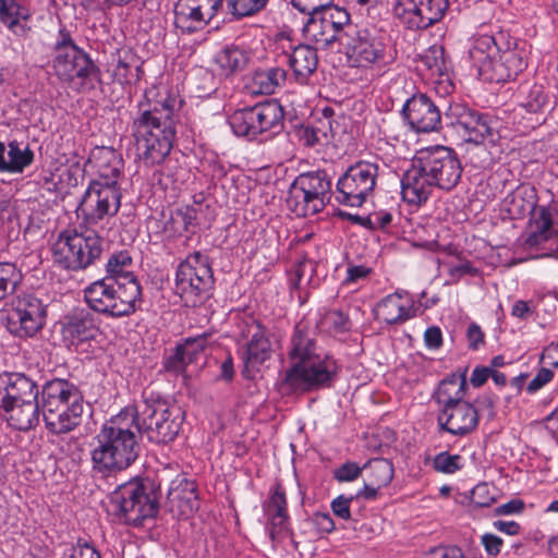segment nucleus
I'll return each mask as SVG.
<instances>
[{
  "instance_id": "f257e3e1",
  "label": "nucleus",
  "mask_w": 558,
  "mask_h": 558,
  "mask_svg": "<svg viewBox=\"0 0 558 558\" xmlns=\"http://www.w3.org/2000/svg\"><path fill=\"white\" fill-rule=\"evenodd\" d=\"M132 129L138 158L148 167L161 163L169 155L175 136L173 116L179 100L166 88L145 92Z\"/></svg>"
},
{
  "instance_id": "f03ea898",
  "label": "nucleus",
  "mask_w": 558,
  "mask_h": 558,
  "mask_svg": "<svg viewBox=\"0 0 558 558\" xmlns=\"http://www.w3.org/2000/svg\"><path fill=\"white\" fill-rule=\"evenodd\" d=\"M134 420L131 410L124 409L102 425L90 452L94 471L108 475L128 469L137 459Z\"/></svg>"
},
{
  "instance_id": "7ed1b4c3",
  "label": "nucleus",
  "mask_w": 558,
  "mask_h": 558,
  "mask_svg": "<svg viewBox=\"0 0 558 558\" xmlns=\"http://www.w3.org/2000/svg\"><path fill=\"white\" fill-rule=\"evenodd\" d=\"M289 356L292 366L286 372L281 387L286 392L308 391L327 386L336 374L332 360L320 359L316 344L305 326H295Z\"/></svg>"
},
{
  "instance_id": "20e7f679",
  "label": "nucleus",
  "mask_w": 558,
  "mask_h": 558,
  "mask_svg": "<svg viewBox=\"0 0 558 558\" xmlns=\"http://www.w3.org/2000/svg\"><path fill=\"white\" fill-rule=\"evenodd\" d=\"M478 75L489 82H507L517 77L526 68V51L515 39L506 40L492 35L476 37L469 51Z\"/></svg>"
},
{
  "instance_id": "39448f33",
  "label": "nucleus",
  "mask_w": 558,
  "mask_h": 558,
  "mask_svg": "<svg viewBox=\"0 0 558 558\" xmlns=\"http://www.w3.org/2000/svg\"><path fill=\"white\" fill-rule=\"evenodd\" d=\"M51 66L58 80L77 93L93 88V80L99 76V69L90 57L63 31L54 45Z\"/></svg>"
},
{
  "instance_id": "423d86ee",
  "label": "nucleus",
  "mask_w": 558,
  "mask_h": 558,
  "mask_svg": "<svg viewBox=\"0 0 558 558\" xmlns=\"http://www.w3.org/2000/svg\"><path fill=\"white\" fill-rule=\"evenodd\" d=\"M158 509V497L154 488L140 481L119 486L111 495L108 506V511L120 522L133 526L154 519Z\"/></svg>"
},
{
  "instance_id": "0eeeda50",
  "label": "nucleus",
  "mask_w": 558,
  "mask_h": 558,
  "mask_svg": "<svg viewBox=\"0 0 558 558\" xmlns=\"http://www.w3.org/2000/svg\"><path fill=\"white\" fill-rule=\"evenodd\" d=\"M84 299L93 311L119 318L133 314L142 302V289L121 287L112 278L94 281L84 289Z\"/></svg>"
},
{
  "instance_id": "6e6552de",
  "label": "nucleus",
  "mask_w": 558,
  "mask_h": 558,
  "mask_svg": "<svg viewBox=\"0 0 558 558\" xmlns=\"http://www.w3.org/2000/svg\"><path fill=\"white\" fill-rule=\"evenodd\" d=\"M134 416V429L151 442L169 444L178 436L182 425V413L178 407L165 402L144 400L134 408H128Z\"/></svg>"
},
{
  "instance_id": "1a4fd4ad",
  "label": "nucleus",
  "mask_w": 558,
  "mask_h": 558,
  "mask_svg": "<svg viewBox=\"0 0 558 558\" xmlns=\"http://www.w3.org/2000/svg\"><path fill=\"white\" fill-rule=\"evenodd\" d=\"M331 185V179L326 171L302 173L289 189L287 205L299 217L315 215L329 201Z\"/></svg>"
},
{
  "instance_id": "9d476101",
  "label": "nucleus",
  "mask_w": 558,
  "mask_h": 558,
  "mask_svg": "<svg viewBox=\"0 0 558 558\" xmlns=\"http://www.w3.org/2000/svg\"><path fill=\"white\" fill-rule=\"evenodd\" d=\"M214 286L208 257L199 252L189 255L175 274V291L187 306H197L209 295Z\"/></svg>"
},
{
  "instance_id": "9b49d317",
  "label": "nucleus",
  "mask_w": 558,
  "mask_h": 558,
  "mask_svg": "<svg viewBox=\"0 0 558 558\" xmlns=\"http://www.w3.org/2000/svg\"><path fill=\"white\" fill-rule=\"evenodd\" d=\"M102 252L104 241L93 231L61 233L53 246L54 260L69 270L87 268Z\"/></svg>"
},
{
  "instance_id": "f8f14e48",
  "label": "nucleus",
  "mask_w": 558,
  "mask_h": 558,
  "mask_svg": "<svg viewBox=\"0 0 558 558\" xmlns=\"http://www.w3.org/2000/svg\"><path fill=\"white\" fill-rule=\"evenodd\" d=\"M378 172L377 162L356 161L338 179L336 199L345 206L361 207L373 196Z\"/></svg>"
},
{
  "instance_id": "ddd939ff",
  "label": "nucleus",
  "mask_w": 558,
  "mask_h": 558,
  "mask_svg": "<svg viewBox=\"0 0 558 558\" xmlns=\"http://www.w3.org/2000/svg\"><path fill=\"white\" fill-rule=\"evenodd\" d=\"M283 110L276 100H268L253 107L235 110L229 117V124L238 136L255 138L257 135L282 126Z\"/></svg>"
},
{
  "instance_id": "4468645a",
  "label": "nucleus",
  "mask_w": 558,
  "mask_h": 558,
  "mask_svg": "<svg viewBox=\"0 0 558 558\" xmlns=\"http://www.w3.org/2000/svg\"><path fill=\"white\" fill-rule=\"evenodd\" d=\"M344 47L348 61L354 68L381 69L392 60L383 39L367 28H357L352 32Z\"/></svg>"
},
{
  "instance_id": "2eb2a0df",
  "label": "nucleus",
  "mask_w": 558,
  "mask_h": 558,
  "mask_svg": "<svg viewBox=\"0 0 558 558\" xmlns=\"http://www.w3.org/2000/svg\"><path fill=\"white\" fill-rule=\"evenodd\" d=\"M46 306L34 294L16 296L7 311L5 327L14 336L28 338L45 325Z\"/></svg>"
},
{
  "instance_id": "dca6fc26",
  "label": "nucleus",
  "mask_w": 558,
  "mask_h": 558,
  "mask_svg": "<svg viewBox=\"0 0 558 558\" xmlns=\"http://www.w3.org/2000/svg\"><path fill=\"white\" fill-rule=\"evenodd\" d=\"M417 155L437 187L450 191L459 183L462 166L453 149L437 145L421 149Z\"/></svg>"
},
{
  "instance_id": "f3484780",
  "label": "nucleus",
  "mask_w": 558,
  "mask_h": 558,
  "mask_svg": "<svg viewBox=\"0 0 558 558\" xmlns=\"http://www.w3.org/2000/svg\"><path fill=\"white\" fill-rule=\"evenodd\" d=\"M121 206V192L119 185L110 183L90 182L85 191L77 211L88 225H97L106 217H113Z\"/></svg>"
},
{
  "instance_id": "a211bd4d",
  "label": "nucleus",
  "mask_w": 558,
  "mask_h": 558,
  "mask_svg": "<svg viewBox=\"0 0 558 558\" xmlns=\"http://www.w3.org/2000/svg\"><path fill=\"white\" fill-rule=\"evenodd\" d=\"M448 8V0H400L396 12L412 29H426L439 22Z\"/></svg>"
},
{
  "instance_id": "6ab92c4d",
  "label": "nucleus",
  "mask_w": 558,
  "mask_h": 558,
  "mask_svg": "<svg viewBox=\"0 0 558 558\" xmlns=\"http://www.w3.org/2000/svg\"><path fill=\"white\" fill-rule=\"evenodd\" d=\"M402 114L412 130L417 133L437 131L441 114L434 101L424 94L412 96L403 106Z\"/></svg>"
},
{
  "instance_id": "aec40b11",
  "label": "nucleus",
  "mask_w": 558,
  "mask_h": 558,
  "mask_svg": "<svg viewBox=\"0 0 558 558\" xmlns=\"http://www.w3.org/2000/svg\"><path fill=\"white\" fill-rule=\"evenodd\" d=\"M167 506L177 517L189 518L199 506L196 484L179 473L169 483Z\"/></svg>"
},
{
  "instance_id": "412c9836",
  "label": "nucleus",
  "mask_w": 558,
  "mask_h": 558,
  "mask_svg": "<svg viewBox=\"0 0 558 558\" xmlns=\"http://www.w3.org/2000/svg\"><path fill=\"white\" fill-rule=\"evenodd\" d=\"M437 420L441 429L454 436H465L477 427L478 413L473 404L464 401L440 409Z\"/></svg>"
},
{
  "instance_id": "4be33fe9",
  "label": "nucleus",
  "mask_w": 558,
  "mask_h": 558,
  "mask_svg": "<svg viewBox=\"0 0 558 558\" xmlns=\"http://www.w3.org/2000/svg\"><path fill=\"white\" fill-rule=\"evenodd\" d=\"M435 186L416 154L411 168L405 171L401 181L403 199L411 205H421L428 199Z\"/></svg>"
},
{
  "instance_id": "5701e85b",
  "label": "nucleus",
  "mask_w": 558,
  "mask_h": 558,
  "mask_svg": "<svg viewBox=\"0 0 558 558\" xmlns=\"http://www.w3.org/2000/svg\"><path fill=\"white\" fill-rule=\"evenodd\" d=\"M41 412L60 410L83 405V396L80 389L65 379L56 378L47 381L41 389L40 398Z\"/></svg>"
},
{
  "instance_id": "b1692460",
  "label": "nucleus",
  "mask_w": 558,
  "mask_h": 558,
  "mask_svg": "<svg viewBox=\"0 0 558 558\" xmlns=\"http://www.w3.org/2000/svg\"><path fill=\"white\" fill-rule=\"evenodd\" d=\"M38 395L36 383L25 374L8 372L0 374V407L37 400Z\"/></svg>"
},
{
  "instance_id": "393cba45",
  "label": "nucleus",
  "mask_w": 558,
  "mask_h": 558,
  "mask_svg": "<svg viewBox=\"0 0 558 558\" xmlns=\"http://www.w3.org/2000/svg\"><path fill=\"white\" fill-rule=\"evenodd\" d=\"M498 121L486 114L469 112L458 122L466 142L475 144H496L500 138Z\"/></svg>"
},
{
  "instance_id": "a878e982",
  "label": "nucleus",
  "mask_w": 558,
  "mask_h": 558,
  "mask_svg": "<svg viewBox=\"0 0 558 558\" xmlns=\"http://www.w3.org/2000/svg\"><path fill=\"white\" fill-rule=\"evenodd\" d=\"M414 301L399 292L384 298L375 308V316L388 325H400L415 316Z\"/></svg>"
},
{
  "instance_id": "bb28decb",
  "label": "nucleus",
  "mask_w": 558,
  "mask_h": 558,
  "mask_svg": "<svg viewBox=\"0 0 558 558\" xmlns=\"http://www.w3.org/2000/svg\"><path fill=\"white\" fill-rule=\"evenodd\" d=\"M252 338L245 345L242 353L244 364L243 374L250 377L252 373L270 357L272 349L269 339L265 335V330L258 324H253L250 327Z\"/></svg>"
},
{
  "instance_id": "cd10ccee",
  "label": "nucleus",
  "mask_w": 558,
  "mask_h": 558,
  "mask_svg": "<svg viewBox=\"0 0 558 558\" xmlns=\"http://www.w3.org/2000/svg\"><path fill=\"white\" fill-rule=\"evenodd\" d=\"M99 329L95 324L93 315L86 310H75L68 316L62 326V336L69 345L94 339Z\"/></svg>"
},
{
  "instance_id": "c85d7f7f",
  "label": "nucleus",
  "mask_w": 558,
  "mask_h": 558,
  "mask_svg": "<svg viewBox=\"0 0 558 558\" xmlns=\"http://www.w3.org/2000/svg\"><path fill=\"white\" fill-rule=\"evenodd\" d=\"M89 162L98 173V179L93 182L118 185V178L123 169V159L117 150L105 146L96 147L90 154Z\"/></svg>"
},
{
  "instance_id": "c756f323",
  "label": "nucleus",
  "mask_w": 558,
  "mask_h": 558,
  "mask_svg": "<svg viewBox=\"0 0 558 558\" xmlns=\"http://www.w3.org/2000/svg\"><path fill=\"white\" fill-rule=\"evenodd\" d=\"M34 161V153L16 141L8 145L0 141V173L17 174Z\"/></svg>"
},
{
  "instance_id": "7c9ffc66",
  "label": "nucleus",
  "mask_w": 558,
  "mask_h": 558,
  "mask_svg": "<svg viewBox=\"0 0 558 558\" xmlns=\"http://www.w3.org/2000/svg\"><path fill=\"white\" fill-rule=\"evenodd\" d=\"M29 9L19 0H0V23L14 35L24 37L31 27L27 25L31 19Z\"/></svg>"
},
{
  "instance_id": "2f4dec72",
  "label": "nucleus",
  "mask_w": 558,
  "mask_h": 558,
  "mask_svg": "<svg viewBox=\"0 0 558 558\" xmlns=\"http://www.w3.org/2000/svg\"><path fill=\"white\" fill-rule=\"evenodd\" d=\"M39 407L37 399L0 408L5 412L7 421L12 427L19 430H28L39 423Z\"/></svg>"
},
{
  "instance_id": "473e14b6",
  "label": "nucleus",
  "mask_w": 558,
  "mask_h": 558,
  "mask_svg": "<svg viewBox=\"0 0 558 558\" xmlns=\"http://www.w3.org/2000/svg\"><path fill=\"white\" fill-rule=\"evenodd\" d=\"M43 413L46 428L56 435L73 430L81 422L83 405H72L60 410H50Z\"/></svg>"
},
{
  "instance_id": "72a5a7b5",
  "label": "nucleus",
  "mask_w": 558,
  "mask_h": 558,
  "mask_svg": "<svg viewBox=\"0 0 558 558\" xmlns=\"http://www.w3.org/2000/svg\"><path fill=\"white\" fill-rule=\"evenodd\" d=\"M289 64L298 82L305 83L316 71L318 56L316 49L308 45H299L289 54Z\"/></svg>"
},
{
  "instance_id": "f704fd0d",
  "label": "nucleus",
  "mask_w": 558,
  "mask_h": 558,
  "mask_svg": "<svg viewBox=\"0 0 558 558\" xmlns=\"http://www.w3.org/2000/svg\"><path fill=\"white\" fill-rule=\"evenodd\" d=\"M287 80V72L282 68L272 66L256 70L248 83L252 94L271 95L280 88Z\"/></svg>"
},
{
  "instance_id": "c9c22d12",
  "label": "nucleus",
  "mask_w": 558,
  "mask_h": 558,
  "mask_svg": "<svg viewBox=\"0 0 558 558\" xmlns=\"http://www.w3.org/2000/svg\"><path fill=\"white\" fill-rule=\"evenodd\" d=\"M132 263V257L126 251L112 254L106 264L108 274L106 278H112L121 287H128L133 283L135 288L142 289L136 276L131 270Z\"/></svg>"
},
{
  "instance_id": "e433bc0d",
  "label": "nucleus",
  "mask_w": 558,
  "mask_h": 558,
  "mask_svg": "<svg viewBox=\"0 0 558 558\" xmlns=\"http://www.w3.org/2000/svg\"><path fill=\"white\" fill-rule=\"evenodd\" d=\"M208 22L195 9L193 1L179 0L174 5V25L183 33H194L205 27Z\"/></svg>"
},
{
  "instance_id": "4c0bfd02",
  "label": "nucleus",
  "mask_w": 558,
  "mask_h": 558,
  "mask_svg": "<svg viewBox=\"0 0 558 558\" xmlns=\"http://www.w3.org/2000/svg\"><path fill=\"white\" fill-rule=\"evenodd\" d=\"M116 63L112 68V76L120 84L137 82L142 70L137 57L128 49L118 50Z\"/></svg>"
},
{
  "instance_id": "58836bf2",
  "label": "nucleus",
  "mask_w": 558,
  "mask_h": 558,
  "mask_svg": "<svg viewBox=\"0 0 558 558\" xmlns=\"http://www.w3.org/2000/svg\"><path fill=\"white\" fill-rule=\"evenodd\" d=\"M535 202L533 191L526 186H520L509 193L502 201V209L511 219H519L531 213Z\"/></svg>"
},
{
  "instance_id": "ea45409f",
  "label": "nucleus",
  "mask_w": 558,
  "mask_h": 558,
  "mask_svg": "<svg viewBox=\"0 0 558 558\" xmlns=\"http://www.w3.org/2000/svg\"><path fill=\"white\" fill-rule=\"evenodd\" d=\"M320 11L328 24H330L331 32L337 37V41L344 46L345 40L350 39L352 32L357 29L355 25L351 24L350 14L344 9L331 8L330 5Z\"/></svg>"
},
{
  "instance_id": "a19ab883",
  "label": "nucleus",
  "mask_w": 558,
  "mask_h": 558,
  "mask_svg": "<svg viewBox=\"0 0 558 558\" xmlns=\"http://www.w3.org/2000/svg\"><path fill=\"white\" fill-rule=\"evenodd\" d=\"M465 388L466 380L464 376L445 379L440 383L434 398L440 409H447L458 402H464Z\"/></svg>"
},
{
  "instance_id": "79ce46f5",
  "label": "nucleus",
  "mask_w": 558,
  "mask_h": 558,
  "mask_svg": "<svg viewBox=\"0 0 558 558\" xmlns=\"http://www.w3.org/2000/svg\"><path fill=\"white\" fill-rule=\"evenodd\" d=\"M554 236H558V221L555 223L550 214L541 208L531 223L527 243L530 245H541Z\"/></svg>"
},
{
  "instance_id": "37998d69",
  "label": "nucleus",
  "mask_w": 558,
  "mask_h": 558,
  "mask_svg": "<svg viewBox=\"0 0 558 558\" xmlns=\"http://www.w3.org/2000/svg\"><path fill=\"white\" fill-rule=\"evenodd\" d=\"M310 15L311 17L304 26V34L308 39L325 47L337 41L330 24H328L322 11Z\"/></svg>"
},
{
  "instance_id": "c03bdc74",
  "label": "nucleus",
  "mask_w": 558,
  "mask_h": 558,
  "mask_svg": "<svg viewBox=\"0 0 558 558\" xmlns=\"http://www.w3.org/2000/svg\"><path fill=\"white\" fill-rule=\"evenodd\" d=\"M251 59V53L240 45L225 47L216 57L217 63L226 73L244 69Z\"/></svg>"
},
{
  "instance_id": "a18cd8bd",
  "label": "nucleus",
  "mask_w": 558,
  "mask_h": 558,
  "mask_svg": "<svg viewBox=\"0 0 558 558\" xmlns=\"http://www.w3.org/2000/svg\"><path fill=\"white\" fill-rule=\"evenodd\" d=\"M366 480L377 487L388 485L393 477V466L390 461L384 458L369 460L364 464Z\"/></svg>"
},
{
  "instance_id": "49530a36",
  "label": "nucleus",
  "mask_w": 558,
  "mask_h": 558,
  "mask_svg": "<svg viewBox=\"0 0 558 558\" xmlns=\"http://www.w3.org/2000/svg\"><path fill=\"white\" fill-rule=\"evenodd\" d=\"M22 279V271L14 264L0 263V301L15 292Z\"/></svg>"
},
{
  "instance_id": "de8ad7c7",
  "label": "nucleus",
  "mask_w": 558,
  "mask_h": 558,
  "mask_svg": "<svg viewBox=\"0 0 558 558\" xmlns=\"http://www.w3.org/2000/svg\"><path fill=\"white\" fill-rule=\"evenodd\" d=\"M422 64L432 75L441 76L447 71L445 49L441 46L434 45L421 56Z\"/></svg>"
},
{
  "instance_id": "09e8293b",
  "label": "nucleus",
  "mask_w": 558,
  "mask_h": 558,
  "mask_svg": "<svg viewBox=\"0 0 558 558\" xmlns=\"http://www.w3.org/2000/svg\"><path fill=\"white\" fill-rule=\"evenodd\" d=\"M268 0H227L232 15L238 17L253 15L263 10Z\"/></svg>"
},
{
  "instance_id": "8fccbe9b",
  "label": "nucleus",
  "mask_w": 558,
  "mask_h": 558,
  "mask_svg": "<svg viewBox=\"0 0 558 558\" xmlns=\"http://www.w3.org/2000/svg\"><path fill=\"white\" fill-rule=\"evenodd\" d=\"M335 134L329 132L327 128H323L319 124L306 126L301 133V140L306 146H314L322 142H327L329 137H333Z\"/></svg>"
},
{
  "instance_id": "3c124183",
  "label": "nucleus",
  "mask_w": 558,
  "mask_h": 558,
  "mask_svg": "<svg viewBox=\"0 0 558 558\" xmlns=\"http://www.w3.org/2000/svg\"><path fill=\"white\" fill-rule=\"evenodd\" d=\"M266 514L267 517L288 515L286 495L279 485L276 486L266 505Z\"/></svg>"
},
{
  "instance_id": "603ef678",
  "label": "nucleus",
  "mask_w": 558,
  "mask_h": 558,
  "mask_svg": "<svg viewBox=\"0 0 558 558\" xmlns=\"http://www.w3.org/2000/svg\"><path fill=\"white\" fill-rule=\"evenodd\" d=\"M496 501L493 488L487 483L477 484L471 494V502L475 507H489Z\"/></svg>"
},
{
  "instance_id": "864d4df0",
  "label": "nucleus",
  "mask_w": 558,
  "mask_h": 558,
  "mask_svg": "<svg viewBox=\"0 0 558 558\" xmlns=\"http://www.w3.org/2000/svg\"><path fill=\"white\" fill-rule=\"evenodd\" d=\"M461 457L459 454H449L448 452H440L434 459V468L438 472L452 474L461 469Z\"/></svg>"
},
{
  "instance_id": "5fc2aeb1",
  "label": "nucleus",
  "mask_w": 558,
  "mask_h": 558,
  "mask_svg": "<svg viewBox=\"0 0 558 558\" xmlns=\"http://www.w3.org/2000/svg\"><path fill=\"white\" fill-rule=\"evenodd\" d=\"M325 322L336 333H343L351 328L348 315L338 310L327 313Z\"/></svg>"
},
{
  "instance_id": "6e6d98bb",
  "label": "nucleus",
  "mask_w": 558,
  "mask_h": 558,
  "mask_svg": "<svg viewBox=\"0 0 558 558\" xmlns=\"http://www.w3.org/2000/svg\"><path fill=\"white\" fill-rule=\"evenodd\" d=\"M546 102L547 96L545 95L543 87L541 85H533L527 94L524 107L530 112H537L545 106Z\"/></svg>"
},
{
  "instance_id": "4d7b16f0",
  "label": "nucleus",
  "mask_w": 558,
  "mask_h": 558,
  "mask_svg": "<svg viewBox=\"0 0 558 558\" xmlns=\"http://www.w3.org/2000/svg\"><path fill=\"white\" fill-rule=\"evenodd\" d=\"M363 471L364 466L360 468L355 462H345L335 470L333 476L338 482H351L356 480Z\"/></svg>"
},
{
  "instance_id": "13d9d810",
  "label": "nucleus",
  "mask_w": 558,
  "mask_h": 558,
  "mask_svg": "<svg viewBox=\"0 0 558 558\" xmlns=\"http://www.w3.org/2000/svg\"><path fill=\"white\" fill-rule=\"evenodd\" d=\"M172 219L174 222L182 223L183 230L187 231L191 226L195 225L197 210L193 206H183L174 211Z\"/></svg>"
},
{
  "instance_id": "bf43d9fd",
  "label": "nucleus",
  "mask_w": 558,
  "mask_h": 558,
  "mask_svg": "<svg viewBox=\"0 0 558 558\" xmlns=\"http://www.w3.org/2000/svg\"><path fill=\"white\" fill-rule=\"evenodd\" d=\"M333 0H291L293 7L305 14L318 13L326 9Z\"/></svg>"
},
{
  "instance_id": "052dcab7",
  "label": "nucleus",
  "mask_w": 558,
  "mask_h": 558,
  "mask_svg": "<svg viewBox=\"0 0 558 558\" xmlns=\"http://www.w3.org/2000/svg\"><path fill=\"white\" fill-rule=\"evenodd\" d=\"M269 520V534L272 541L277 537L289 534V517L288 515H275L268 517Z\"/></svg>"
},
{
  "instance_id": "680f3d73",
  "label": "nucleus",
  "mask_w": 558,
  "mask_h": 558,
  "mask_svg": "<svg viewBox=\"0 0 558 558\" xmlns=\"http://www.w3.org/2000/svg\"><path fill=\"white\" fill-rule=\"evenodd\" d=\"M554 378V372L547 367L541 368L536 376L527 384L526 391L533 395L541 390L545 385L550 383Z\"/></svg>"
},
{
  "instance_id": "e2e57ef3",
  "label": "nucleus",
  "mask_w": 558,
  "mask_h": 558,
  "mask_svg": "<svg viewBox=\"0 0 558 558\" xmlns=\"http://www.w3.org/2000/svg\"><path fill=\"white\" fill-rule=\"evenodd\" d=\"M208 333H202L196 337L186 338L184 343L181 344L185 354L198 355L207 345Z\"/></svg>"
},
{
  "instance_id": "0e129e2a",
  "label": "nucleus",
  "mask_w": 558,
  "mask_h": 558,
  "mask_svg": "<svg viewBox=\"0 0 558 558\" xmlns=\"http://www.w3.org/2000/svg\"><path fill=\"white\" fill-rule=\"evenodd\" d=\"M313 264L308 260L300 262L294 270V277L291 279L292 284L295 288L301 287L303 283H308L311 279V275L313 272Z\"/></svg>"
},
{
  "instance_id": "69168bd1",
  "label": "nucleus",
  "mask_w": 558,
  "mask_h": 558,
  "mask_svg": "<svg viewBox=\"0 0 558 558\" xmlns=\"http://www.w3.org/2000/svg\"><path fill=\"white\" fill-rule=\"evenodd\" d=\"M70 558H100L99 553L87 542L78 541L73 546Z\"/></svg>"
},
{
  "instance_id": "338daca9",
  "label": "nucleus",
  "mask_w": 558,
  "mask_h": 558,
  "mask_svg": "<svg viewBox=\"0 0 558 558\" xmlns=\"http://www.w3.org/2000/svg\"><path fill=\"white\" fill-rule=\"evenodd\" d=\"M352 498H345L343 496H339L331 502V509L333 513L340 519L348 520L351 517L350 512V501Z\"/></svg>"
},
{
  "instance_id": "774afa93",
  "label": "nucleus",
  "mask_w": 558,
  "mask_h": 558,
  "mask_svg": "<svg viewBox=\"0 0 558 558\" xmlns=\"http://www.w3.org/2000/svg\"><path fill=\"white\" fill-rule=\"evenodd\" d=\"M428 558H465L462 550L457 546L434 548Z\"/></svg>"
}]
</instances>
